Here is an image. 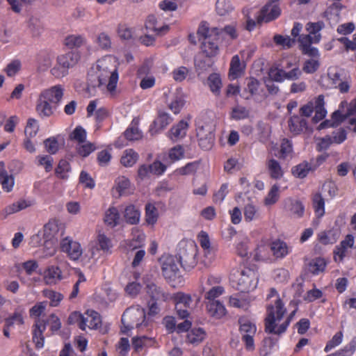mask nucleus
Wrapping results in <instances>:
<instances>
[{"label":"nucleus","mask_w":356,"mask_h":356,"mask_svg":"<svg viewBox=\"0 0 356 356\" xmlns=\"http://www.w3.org/2000/svg\"><path fill=\"white\" fill-rule=\"evenodd\" d=\"M98 47L103 50H108L111 48V40L108 33H100L97 38Z\"/></svg>","instance_id":"864d4df0"},{"label":"nucleus","mask_w":356,"mask_h":356,"mask_svg":"<svg viewBox=\"0 0 356 356\" xmlns=\"http://www.w3.org/2000/svg\"><path fill=\"white\" fill-rule=\"evenodd\" d=\"M241 62L238 55L232 57L230 63V67L229 72V77L230 79H235L238 78L241 74Z\"/></svg>","instance_id":"c03bdc74"},{"label":"nucleus","mask_w":356,"mask_h":356,"mask_svg":"<svg viewBox=\"0 0 356 356\" xmlns=\"http://www.w3.org/2000/svg\"><path fill=\"white\" fill-rule=\"evenodd\" d=\"M124 216L127 222H139L140 213L134 205H129L126 207Z\"/></svg>","instance_id":"a18cd8bd"},{"label":"nucleus","mask_w":356,"mask_h":356,"mask_svg":"<svg viewBox=\"0 0 356 356\" xmlns=\"http://www.w3.org/2000/svg\"><path fill=\"white\" fill-rule=\"evenodd\" d=\"M323 296L321 290L314 287L313 289L307 291L303 296V300L307 302H312L321 298Z\"/></svg>","instance_id":"e2e57ef3"},{"label":"nucleus","mask_w":356,"mask_h":356,"mask_svg":"<svg viewBox=\"0 0 356 356\" xmlns=\"http://www.w3.org/2000/svg\"><path fill=\"white\" fill-rule=\"evenodd\" d=\"M355 243L354 236L352 234H348L341 243L337 245L334 250V260L336 262H342L346 257L348 251L353 247Z\"/></svg>","instance_id":"a211bd4d"},{"label":"nucleus","mask_w":356,"mask_h":356,"mask_svg":"<svg viewBox=\"0 0 356 356\" xmlns=\"http://www.w3.org/2000/svg\"><path fill=\"white\" fill-rule=\"evenodd\" d=\"M196 136L199 145L202 149L209 150L212 147L215 134L209 125L198 127Z\"/></svg>","instance_id":"f3484780"},{"label":"nucleus","mask_w":356,"mask_h":356,"mask_svg":"<svg viewBox=\"0 0 356 356\" xmlns=\"http://www.w3.org/2000/svg\"><path fill=\"white\" fill-rule=\"evenodd\" d=\"M138 159V154L132 149H126L121 157L120 162L124 167H131Z\"/></svg>","instance_id":"e433bc0d"},{"label":"nucleus","mask_w":356,"mask_h":356,"mask_svg":"<svg viewBox=\"0 0 356 356\" xmlns=\"http://www.w3.org/2000/svg\"><path fill=\"white\" fill-rule=\"evenodd\" d=\"M120 213L115 207H110L105 213L104 222H118Z\"/></svg>","instance_id":"774afa93"},{"label":"nucleus","mask_w":356,"mask_h":356,"mask_svg":"<svg viewBox=\"0 0 356 356\" xmlns=\"http://www.w3.org/2000/svg\"><path fill=\"white\" fill-rule=\"evenodd\" d=\"M340 231L338 229H332L328 231L321 232L318 234V238L319 241L324 244H333L339 238Z\"/></svg>","instance_id":"cd10ccee"},{"label":"nucleus","mask_w":356,"mask_h":356,"mask_svg":"<svg viewBox=\"0 0 356 356\" xmlns=\"http://www.w3.org/2000/svg\"><path fill=\"white\" fill-rule=\"evenodd\" d=\"M269 79L276 81L282 82L284 81V70L277 67H271L268 72Z\"/></svg>","instance_id":"680f3d73"},{"label":"nucleus","mask_w":356,"mask_h":356,"mask_svg":"<svg viewBox=\"0 0 356 356\" xmlns=\"http://www.w3.org/2000/svg\"><path fill=\"white\" fill-rule=\"evenodd\" d=\"M44 281L47 284H56L63 279L60 268L58 266H50L44 273Z\"/></svg>","instance_id":"c85d7f7f"},{"label":"nucleus","mask_w":356,"mask_h":356,"mask_svg":"<svg viewBox=\"0 0 356 356\" xmlns=\"http://www.w3.org/2000/svg\"><path fill=\"white\" fill-rule=\"evenodd\" d=\"M113 243L111 238L103 233H99L96 238L88 244L89 260L93 263L97 261L102 254L108 255L112 253Z\"/></svg>","instance_id":"1a4fd4ad"},{"label":"nucleus","mask_w":356,"mask_h":356,"mask_svg":"<svg viewBox=\"0 0 356 356\" xmlns=\"http://www.w3.org/2000/svg\"><path fill=\"white\" fill-rule=\"evenodd\" d=\"M124 137L129 140H138L142 138V133L138 128V123L132 121L131 125L124 133Z\"/></svg>","instance_id":"ea45409f"},{"label":"nucleus","mask_w":356,"mask_h":356,"mask_svg":"<svg viewBox=\"0 0 356 356\" xmlns=\"http://www.w3.org/2000/svg\"><path fill=\"white\" fill-rule=\"evenodd\" d=\"M312 203L316 216L322 217L325 213V200L321 193H316L313 195Z\"/></svg>","instance_id":"f704fd0d"},{"label":"nucleus","mask_w":356,"mask_h":356,"mask_svg":"<svg viewBox=\"0 0 356 356\" xmlns=\"http://www.w3.org/2000/svg\"><path fill=\"white\" fill-rule=\"evenodd\" d=\"M266 165L270 175L273 179H278L283 176L284 172L277 160L274 159H269L267 161Z\"/></svg>","instance_id":"2f4dec72"},{"label":"nucleus","mask_w":356,"mask_h":356,"mask_svg":"<svg viewBox=\"0 0 356 356\" xmlns=\"http://www.w3.org/2000/svg\"><path fill=\"white\" fill-rule=\"evenodd\" d=\"M268 299L270 300L267 306V316L266 318V331L269 333L281 334L286 330L296 311L290 314L284 323L279 325L286 312L284 304L278 296L277 291L272 289L268 295Z\"/></svg>","instance_id":"f03ea898"},{"label":"nucleus","mask_w":356,"mask_h":356,"mask_svg":"<svg viewBox=\"0 0 356 356\" xmlns=\"http://www.w3.org/2000/svg\"><path fill=\"white\" fill-rule=\"evenodd\" d=\"M207 83L211 91L218 95L222 86V81L220 75L217 73L211 74L207 79Z\"/></svg>","instance_id":"4c0bfd02"},{"label":"nucleus","mask_w":356,"mask_h":356,"mask_svg":"<svg viewBox=\"0 0 356 356\" xmlns=\"http://www.w3.org/2000/svg\"><path fill=\"white\" fill-rule=\"evenodd\" d=\"M146 289L147 293L153 300H162L164 302L172 300L175 305L177 314L179 318L184 319L188 316L189 313L187 309L191 307L193 302L190 294L182 292L171 294L162 291L154 283L147 284Z\"/></svg>","instance_id":"7ed1b4c3"},{"label":"nucleus","mask_w":356,"mask_h":356,"mask_svg":"<svg viewBox=\"0 0 356 356\" xmlns=\"http://www.w3.org/2000/svg\"><path fill=\"white\" fill-rule=\"evenodd\" d=\"M270 251L273 255L278 259L286 257L292 251V248L281 239H275L270 243Z\"/></svg>","instance_id":"412c9836"},{"label":"nucleus","mask_w":356,"mask_h":356,"mask_svg":"<svg viewBox=\"0 0 356 356\" xmlns=\"http://www.w3.org/2000/svg\"><path fill=\"white\" fill-rule=\"evenodd\" d=\"M324 98V95H319L312 100L314 106V111L315 112V115L312 118V121L314 123H317L322 120L327 115V111L325 108Z\"/></svg>","instance_id":"5701e85b"},{"label":"nucleus","mask_w":356,"mask_h":356,"mask_svg":"<svg viewBox=\"0 0 356 356\" xmlns=\"http://www.w3.org/2000/svg\"><path fill=\"white\" fill-rule=\"evenodd\" d=\"M146 222H155L157 220L158 212L156 207L150 203L145 206Z\"/></svg>","instance_id":"338daca9"},{"label":"nucleus","mask_w":356,"mask_h":356,"mask_svg":"<svg viewBox=\"0 0 356 356\" xmlns=\"http://www.w3.org/2000/svg\"><path fill=\"white\" fill-rule=\"evenodd\" d=\"M154 343V338L145 336L136 337L132 339V346L136 352L140 351L143 348L152 346Z\"/></svg>","instance_id":"7c9ffc66"},{"label":"nucleus","mask_w":356,"mask_h":356,"mask_svg":"<svg viewBox=\"0 0 356 356\" xmlns=\"http://www.w3.org/2000/svg\"><path fill=\"white\" fill-rule=\"evenodd\" d=\"M122 332L127 334L134 328L140 329L147 325L143 308L134 306L128 308L122 316Z\"/></svg>","instance_id":"6e6552de"},{"label":"nucleus","mask_w":356,"mask_h":356,"mask_svg":"<svg viewBox=\"0 0 356 356\" xmlns=\"http://www.w3.org/2000/svg\"><path fill=\"white\" fill-rule=\"evenodd\" d=\"M229 184L227 183L222 184L219 190L213 194V200L215 203L220 204L225 200L229 192Z\"/></svg>","instance_id":"bf43d9fd"},{"label":"nucleus","mask_w":356,"mask_h":356,"mask_svg":"<svg viewBox=\"0 0 356 356\" xmlns=\"http://www.w3.org/2000/svg\"><path fill=\"white\" fill-rule=\"evenodd\" d=\"M188 128V122L184 120H181L170 129L168 132V136L174 141L179 138H182L186 135Z\"/></svg>","instance_id":"a878e982"},{"label":"nucleus","mask_w":356,"mask_h":356,"mask_svg":"<svg viewBox=\"0 0 356 356\" xmlns=\"http://www.w3.org/2000/svg\"><path fill=\"white\" fill-rule=\"evenodd\" d=\"M37 63L40 70H46L51 64V56L46 53H40L38 55Z\"/></svg>","instance_id":"6e6d98bb"},{"label":"nucleus","mask_w":356,"mask_h":356,"mask_svg":"<svg viewBox=\"0 0 356 356\" xmlns=\"http://www.w3.org/2000/svg\"><path fill=\"white\" fill-rule=\"evenodd\" d=\"M184 99L182 94L179 91H176L171 96L170 102H168V108L175 114H177L180 112L181 108L184 106Z\"/></svg>","instance_id":"c756f323"},{"label":"nucleus","mask_w":356,"mask_h":356,"mask_svg":"<svg viewBox=\"0 0 356 356\" xmlns=\"http://www.w3.org/2000/svg\"><path fill=\"white\" fill-rule=\"evenodd\" d=\"M118 34L122 40H131L133 38L134 30L126 24H120L118 28Z\"/></svg>","instance_id":"69168bd1"},{"label":"nucleus","mask_w":356,"mask_h":356,"mask_svg":"<svg viewBox=\"0 0 356 356\" xmlns=\"http://www.w3.org/2000/svg\"><path fill=\"white\" fill-rule=\"evenodd\" d=\"M234 8L229 0H217L216 3V11L220 16L229 15Z\"/></svg>","instance_id":"473e14b6"},{"label":"nucleus","mask_w":356,"mask_h":356,"mask_svg":"<svg viewBox=\"0 0 356 356\" xmlns=\"http://www.w3.org/2000/svg\"><path fill=\"white\" fill-rule=\"evenodd\" d=\"M47 302H40L35 305L30 309V316L32 318H35L37 319H40V316L44 313L46 309Z\"/></svg>","instance_id":"0e129e2a"},{"label":"nucleus","mask_w":356,"mask_h":356,"mask_svg":"<svg viewBox=\"0 0 356 356\" xmlns=\"http://www.w3.org/2000/svg\"><path fill=\"white\" fill-rule=\"evenodd\" d=\"M229 281L233 288L242 293L254 291L259 282V275L256 270L241 266L232 269Z\"/></svg>","instance_id":"39448f33"},{"label":"nucleus","mask_w":356,"mask_h":356,"mask_svg":"<svg viewBox=\"0 0 356 356\" xmlns=\"http://www.w3.org/2000/svg\"><path fill=\"white\" fill-rule=\"evenodd\" d=\"M206 336L207 333L203 328L195 327L188 332L186 341L193 345H197L204 341Z\"/></svg>","instance_id":"393cba45"},{"label":"nucleus","mask_w":356,"mask_h":356,"mask_svg":"<svg viewBox=\"0 0 356 356\" xmlns=\"http://www.w3.org/2000/svg\"><path fill=\"white\" fill-rule=\"evenodd\" d=\"M64 88L56 85L40 92L36 100L35 111L41 118H49L54 115L61 102Z\"/></svg>","instance_id":"20e7f679"},{"label":"nucleus","mask_w":356,"mask_h":356,"mask_svg":"<svg viewBox=\"0 0 356 356\" xmlns=\"http://www.w3.org/2000/svg\"><path fill=\"white\" fill-rule=\"evenodd\" d=\"M0 184L6 192L12 191L14 186V178L10 175L5 170H0Z\"/></svg>","instance_id":"79ce46f5"},{"label":"nucleus","mask_w":356,"mask_h":356,"mask_svg":"<svg viewBox=\"0 0 356 356\" xmlns=\"http://www.w3.org/2000/svg\"><path fill=\"white\" fill-rule=\"evenodd\" d=\"M39 130L38 121L34 118H29L25 127L24 134L26 138H33L36 136Z\"/></svg>","instance_id":"8fccbe9b"},{"label":"nucleus","mask_w":356,"mask_h":356,"mask_svg":"<svg viewBox=\"0 0 356 356\" xmlns=\"http://www.w3.org/2000/svg\"><path fill=\"white\" fill-rule=\"evenodd\" d=\"M198 242L202 248V255L200 259V264L202 266H209L214 258V252L211 246L210 238L208 234L204 231L199 233L197 236Z\"/></svg>","instance_id":"2eb2a0df"},{"label":"nucleus","mask_w":356,"mask_h":356,"mask_svg":"<svg viewBox=\"0 0 356 356\" xmlns=\"http://www.w3.org/2000/svg\"><path fill=\"white\" fill-rule=\"evenodd\" d=\"M312 170L309 163L303 162L292 169L293 175L298 178L305 177L309 171Z\"/></svg>","instance_id":"de8ad7c7"},{"label":"nucleus","mask_w":356,"mask_h":356,"mask_svg":"<svg viewBox=\"0 0 356 356\" xmlns=\"http://www.w3.org/2000/svg\"><path fill=\"white\" fill-rule=\"evenodd\" d=\"M206 308L208 314L216 319H220L227 314L225 307L220 301H207Z\"/></svg>","instance_id":"b1692460"},{"label":"nucleus","mask_w":356,"mask_h":356,"mask_svg":"<svg viewBox=\"0 0 356 356\" xmlns=\"http://www.w3.org/2000/svg\"><path fill=\"white\" fill-rule=\"evenodd\" d=\"M60 251L72 261H78L83 252L81 243L69 236L60 240Z\"/></svg>","instance_id":"ddd939ff"},{"label":"nucleus","mask_w":356,"mask_h":356,"mask_svg":"<svg viewBox=\"0 0 356 356\" xmlns=\"http://www.w3.org/2000/svg\"><path fill=\"white\" fill-rule=\"evenodd\" d=\"M270 257L268 245L263 242L258 245L254 252V259L257 261H267Z\"/></svg>","instance_id":"58836bf2"},{"label":"nucleus","mask_w":356,"mask_h":356,"mask_svg":"<svg viewBox=\"0 0 356 356\" xmlns=\"http://www.w3.org/2000/svg\"><path fill=\"white\" fill-rule=\"evenodd\" d=\"M178 259L181 267L187 271L193 269L200 264L201 256L198 257V247L195 241H181L178 245Z\"/></svg>","instance_id":"0eeeda50"},{"label":"nucleus","mask_w":356,"mask_h":356,"mask_svg":"<svg viewBox=\"0 0 356 356\" xmlns=\"http://www.w3.org/2000/svg\"><path fill=\"white\" fill-rule=\"evenodd\" d=\"M118 81L117 60L111 56H106L99 59L88 74V85L96 88L106 85L109 92L115 90Z\"/></svg>","instance_id":"f257e3e1"},{"label":"nucleus","mask_w":356,"mask_h":356,"mask_svg":"<svg viewBox=\"0 0 356 356\" xmlns=\"http://www.w3.org/2000/svg\"><path fill=\"white\" fill-rule=\"evenodd\" d=\"M343 334L342 332H337L332 338L331 340H330L326 344L324 350L325 352L327 353L330 351L332 349L334 348L335 347L338 346L342 343L343 341Z\"/></svg>","instance_id":"13d9d810"},{"label":"nucleus","mask_w":356,"mask_h":356,"mask_svg":"<svg viewBox=\"0 0 356 356\" xmlns=\"http://www.w3.org/2000/svg\"><path fill=\"white\" fill-rule=\"evenodd\" d=\"M46 330V322L42 319H37L33 326V341L38 349H41L44 345L43 332Z\"/></svg>","instance_id":"4be33fe9"},{"label":"nucleus","mask_w":356,"mask_h":356,"mask_svg":"<svg viewBox=\"0 0 356 356\" xmlns=\"http://www.w3.org/2000/svg\"><path fill=\"white\" fill-rule=\"evenodd\" d=\"M292 152V144L287 139H284L282 142L280 150L275 156L280 159H286Z\"/></svg>","instance_id":"5fc2aeb1"},{"label":"nucleus","mask_w":356,"mask_h":356,"mask_svg":"<svg viewBox=\"0 0 356 356\" xmlns=\"http://www.w3.org/2000/svg\"><path fill=\"white\" fill-rule=\"evenodd\" d=\"M86 39L80 35H72L67 36L65 40V44L69 48H76L81 47L85 42Z\"/></svg>","instance_id":"09e8293b"},{"label":"nucleus","mask_w":356,"mask_h":356,"mask_svg":"<svg viewBox=\"0 0 356 356\" xmlns=\"http://www.w3.org/2000/svg\"><path fill=\"white\" fill-rule=\"evenodd\" d=\"M290 131L295 134H298L307 129V120L300 116L293 115L289 120Z\"/></svg>","instance_id":"bb28decb"},{"label":"nucleus","mask_w":356,"mask_h":356,"mask_svg":"<svg viewBox=\"0 0 356 356\" xmlns=\"http://www.w3.org/2000/svg\"><path fill=\"white\" fill-rule=\"evenodd\" d=\"M42 295L49 300L51 307H58L63 299V294L51 289H44L42 291Z\"/></svg>","instance_id":"c9c22d12"},{"label":"nucleus","mask_w":356,"mask_h":356,"mask_svg":"<svg viewBox=\"0 0 356 356\" xmlns=\"http://www.w3.org/2000/svg\"><path fill=\"white\" fill-rule=\"evenodd\" d=\"M172 121L171 116L166 112L159 111L157 118L152 122L150 125L149 132L152 136H154L169 125Z\"/></svg>","instance_id":"aec40b11"},{"label":"nucleus","mask_w":356,"mask_h":356,"mask_svg":"<svg viewBox=\"0 0 356 356\" xmlns=\"http://www.w3.org/2000/svg\"><path fill=\"white\" fill-rule=\"evenodd\" d=\"M332 145L331 136L327 135L317 139L316 149L318 152L327 150Z\"/></svg>","instance_id":"052dcab7"},{"label":"nucleus","mask_w":356,"mask_h":356,"mask_svg":"<svg viewBox=\"0 0 356 356\" xmlns=\"http://www.w3.org/2000/svg\"><path fill=\"white\" fill-rule=\"evenodd\" d=\"M70 170V163L66 160H60L58 163L57 168H56L55 172L58 177L66 179L68 176L67 173Z\"/></svg>","instance_id":"603ef678"},{"label":"nucleus","mask_w":356,"mask_h":356,"mask_svg":"<svg viewBox=\"0 0 356 356\" xmlns=\"http://www.w3.org/2000/svg\"><path fill=\"white\" fill-rule=\"evenodd\" d=\"M279 189L280 187L277 184H274L271 187L270 191L264 199V204L266 205L270 206L277 202L280 197Z\"/></svg>","instance_id":"3c124183"},{"label":"nucleus","mask_w":356,"mask_h":356,"mask_svg":"<svg viewBox=\"0 0 356 356\" xmlns=\"http://www.w3.org/2000/svg\"><path fill=\"white\" fill-rule=\"evenodd\" d=\"M325 24L323 22L319 21L317 22H309L307 24V30L309 35H314V43H317L321 40V34L318 33L322 29H323Z\"/></svg>","instance_id":"37998d69"},{"label":"nucleus","mask_w":356,"mask_h":356,"mask_svg":"<svg viewBox=\"0 0 356 356\" xmlns=\"http://www.w3.org/2000/svg\"><path fill=\"white\" fill-rule=\"evenodd\" d=\"M327 263L323 258L317 257L311 260L308 264V270L314 275H318L323 272Z\"/></svg>","instance_id":"72a5a7b5"},{"label":"nucleus","mask_w":356,"mask_h":356,"mask_svg":"<svg viewBox=\"0 0 356 356\" xmlns=\"http://www.w3.org/2000/svg\"><path fill=\"white\" fill-rule=\"evenodd\" d=\"M24 309L18 308L15 310V313L10 317L6 319V327H11L13 325H21L24 324Z\"/></svg>","instance_id":"a19ab883"},{"label":"nucleus","mask_w":356,"mask_h":356,"mask_svg":"<svg viewBox=\"0 0 356 356\" xmlns=\"http://www.w3.org/2000/svg\"><path fill=\"white\" fill-rule=\"evenodd\" d=\"M280 14V0H270L261 9L257 21L269 22L277 19Z\"/></svg>","instance_id":"dca6fc26"},{"label":"nucleus","mask_w":356,"mask_h":356,"mask_svg":"<svg viewBox=\"0 0 356 356\" xmlns=\"http://www.w3.org/2000/svg\"><path fill=\"white\" fill-rule=\"evenodd\" d=\"M219 33L218 28H210L209 24L206 22H202L200 24L197 35L201 42V51L206 57L213 58L218 54L220 51Z\"/></svg>","instance_id":"423d86ee"},{"label":"nucleus","mask_w":356,"mask_h":356,"mask_svg":"<svg viewBox=\"0 0 356 356\" xmlns=\"http://www.w3.org/2000/svg\"><path fill=\"white\" fill-rule=\"evenodd\" d=\"M82 321L79 325V328L83 331H85L86 328L90 330L97 329L101 325L100 316L94 310H87L82 314Z\"/></svg>","instance_id":"6ab92c4d"},{"label":"nucleus","mask_w":356,"mask_h":356,"mask_svg":"<svg viewBox=\"0 0 356 356\" xmlns=\"http://www.w3.org/2000/svg\"><path fill=\"white\" fill-rule=\"evenodd\" d=\"M159 261L162 273L165 279L173 280L179 275V261L177 257L165 254L161 257Z\"/></svg>","instance_id":"4468645a"},{"label":"nucleus","mask_w":356,"mask_h":356,"mask_svg":"<svg viewBox=\"0 0 356 356\" xmlns=\"http://www.w3.org/2000/svg\"><path fill=\"white\" fill-rule=\"evenodd\" d=\"M237 254L241 257H245L248 254V239L246 237H240L236 245Z\"/></svg>","instance_id":"4d7b16f0"},{"label":"nucleus","mask_w":356,"mask_h":356,"mask_svg":"<svg viewBox=\"0 0 356 356\" xmlns=\"http://www.w3.org/2000/svg\"><path fill=\"white\" fill-rule=\"evenodd\" d=\"M80 58L76 51H70L57 57L56 64L51 70V74L56 78H62L68 74L70 68L76 65Z\"/></svg>","instance_id":"9d476101"},{"label":"nucleus","mask_w":356,"mask_h":356,"mask_svg":"<svg viewBox=\"0 0 356 356\" xmlns=\"http://www.w3.org/2000/svg\"><path fill=\"white\" fill-rule=\"evenodd\" d=\"M219 282L220 279L218 277L211 275L202 282L200 292H206L205 299L207 301H216L215 299L224 293V287L217 285Z\"/></svg>","instance_id":"f8f14e48"},{"label":"nucleus","mask_w":356,"mask_h":356,"mask_svg":"<svg viewBox=\"0 0 356 356\" xmlns=\"http://www.w3.org/2000/svg\"><path fill=\"white\" fill-rule=\"evenodd\" d=\"M239 323L241 339L245 343V348L249 351L254 350L255 348L254 337L257 333L255 323L245 317L240 318Z\"/></svg>","instance_id":"9b49d317"},{"label":"nucleus","mask_w":356,"mask_h":356,"mask_svg":"<svg viewBox=\"0 0 356 356\" xmlns=\"http://www.w3.org/2000/svg\"><path fill=\"white\" fill-rule=\"evenodd\" d=\"M273 41L277 45L282 46L284 49L292 47L296 42L295 38H291L289 35L283 36L279 34L274 35Z\"/></svg>","instance_id":"49530a36"}]
</instances>
